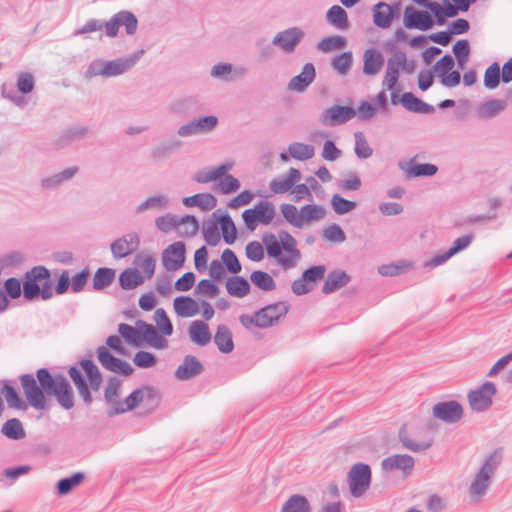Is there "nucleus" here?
I'll return each mask as SVG.
<instances>
[{
  "mask_svg": "<svg viewBox=\"0 0 512 512\" xmlns=\"http://www.w3.org/2000/svg\"><path fill=\"white\" fill-rule=\"evenodd\" d=\"M20 383L27 403L36 410L48 408L47 397H53L64 410L75 406L73 388L61 373L52 374L47 368H39L35 376L29 373L21 375Z\"/></svg>",
  "mask_w": 512,
  "mask_h": 512,
  "instance_id": "f257e3e1",
  "label": "nucleus"
},
{
  "mask_svg": "<svg viewBox=\"0 0 512 512\" xmlns=\"http://www.w3.org/2000/svg\"><path fill=\"white\" fill-rule=\"evenodd\" d=\"M262 242L268 256L285 270L294 267L301 258L296 239L285 230L279 231L278 237L271 232L263 234Z\"/></svg>",
  "mask_w": 512,
  "mask_h": 512,
  "instance_id": "f03ea898",
  "label": "nucleus"
},
{
  "mask_svg": "<svg viewBox=\"0 0 512 512\" xmlns=\"http://www.w3.org/2000/svg\"><path fill=\"white\" fill-rule=\"evenodd\" d=\"M144 54V50H139L127 57L117 58L111 61L97 59L92 61L85 71L86 78L102 76L111 78L122 75L131 70Z\"/></svg>",
  "mask_w": 512,
  "mask_h": 512,
  "instance_id": "7ed1b4c3",
  "label": "nucleus"
},
{
  "mask_svg": "<svg viewBox=\"0 0 512 512\" xmlns=\"http://www.w3.org/2000/svg\"><path fill=\"white\" fill-rule=\"evenodd\" d=\"M503 458L502 449L498 448L488 455L480 469L472 480L469 493L470 496L479 501L489 489L492 478L498 469Z\"/></svg>",
  "mask_w": 512,
  "mask_h": 512,
  "instance_id": "20e7f679",
  "label": "nucleus"
},
{
  "mask_svg": "<svg viewBox=\"0 0 512 512\" xmlns=\"http://www.w3.org/2000/svg\"><path fill=\"white\" fill-rule=\"evenodd\" d=\"M146 402L152 409L158 405L159 395L151 386H143L135 389L124 400L118 401L107 409L108 417H114L136 408L140 403Z\"/></svg>",
  "mask_w": 512,
  "mask_h": 512,
  "instance_id": "39448f33",
  "label": "nucleus"
},
{
  "mask_svg": "<svg viewBox=\"0 0 512 512\" xmlns=\"http://www.w3.org/2000/svg\"><path fill=\"white\" fill-rule=\"evenodd\" d=\"M371 478V468L368 464H354L347 475L351 495L355 498L363 496L370 487Z\"/></svg>",
  "mask_w": 512,
  "mask_h": 512,
  "instance_id": "423d86ee",
  "label": "nucleus"
},
{
  "mask_svg": "<svg viewBox=\"0 0 512 512\" xmlns=\"http://www.w3.org/2000/svg\"><path fill=\"white\" fill-rule=\"evenodd\" d=\"M274 216L275 206L267 201H259L255 204L254 208L246 209L242 213L243 221L250 231H254L258 223L263 225L270 224Z\"/></svg>",
  "mask_w": 512,
  "mask_h": 512,
  "instance_id": "0eeeda50",
  "label": "nucleus"
},
{
  "mask_svg": "<svg viewBox=\"0 0 512 512\" xmlns=\"http://www.w3.org/2000/svg\"><path fill=\"white\" fill-rule=\"evenodd\" d=\"M496 393V385L490 381L483 383L475 390H471L467 395L471 409L476 412L487 411L492 406L493 397Z\"/></svg>",
  "mask_w": 512,
  "mask_h": 512,
  "instance_id": "6e6552de",
  "label": "nucleus"
},
{
  "mask_svg": "<svg viewBox=\"0 0 512 512\" xmlns=\"http://www.w3.org/2000/svg\"><path fill=\"white\" fill-rule=\"evenodd\" d=\"M120 26H124L128 35L135 34L138 26L136 16L126 10L116 13L109 21L103 22L105 34L109 37H116Z\"/></svg>",
  "mask_w": 512,
  "mask_h": 512,
  "instance_id": "1a4fd4ad",
  "label": "nucleus"
},
{
  "mask_svg": "<svg viewBox=\"0 0 512 512\" xmlns=\"http://www.w3.org/2000/svg\"><path fill=\"white\" fill-rule=\"evenodd\" d=\"M50 278V271L44 266H35L25 273L23 282V296L26 300H33L40 294V284L42 280Z\"/></svg>",
  "mask_w": 512,
  "mask_h": 512,
  "instance_id": "9d476101",
  "label": "nucleus"
},
{
  "mask_svg": "<svg viewBox=\"0 0 512 512\" xmlns=\"http://www.w3.org/2000/svg\"><path fill=\"white\" fill-rule=\"evenodd\" d=\"M289 308L290 306L286 301H279L258 309L257 318L260 320L261 329L276 325L281 318L286 316Z\"/></svg>",
  "mask_w": 512,
  "mask_h": 512,
  "instance_id": "9b49d317",
  "label": "nucleus"
},
{
  "mask_svg": "<svg viewBox=\"0 0 512 512\" xmlns=\"http://www.w3.org/2000/svg\"><path fill=\"white\" fill-rule=\"evenodd\" d=\"M97 357L104 369L115 374L130 376L134 371L133 367L128 362L116 358L104 346H100L97 349Z\"/></svg>",
  "mask_w": 512,
  "mask_h": 512,
  "instance_id": "f8f14e48",
  "label": "nucleus"
},
{
  "mask_svg": "<svg viewBox=\"0 0 512 512\" xmlns=\"http://www.w3.org/2000/svg\"><path fill=\"white\" fill-rule=\"evenodd\" d=\"M356 115L357 111L353 107L334 105L322 112L320 121L326 126H337L347 123Z\"/></svg>",
  "mask_w": 512,
  "mask_h": 512,
  "instance_id": "ddd939ff",
  "label": "nucleus"
},
{
  "mask_svg": "<svg viewBox=\"0 0 512 512\" xmlns=\"http://www.w3.org/2000/svg\"><path fill=\"white\" fill-rule=\"evenodd\" d=\"M432 415L445 423L454 424L462 418L463 407L455 400L439 402L433 406Z\"/></svg>",
  "mask_w": 512,
  "mask_h": 512,
  "instance_id": "4468645a",
  "label": "nucleus"
},
{
  "mask_svg": "<svg viewBox=\"0 0 512 512\" xmlns=\"http://www.w3.org/2000/svg\"><path fill=\"white\" fill-rule=\"evenodd\" d=\"M403 23L407 29L427 31L434 25V21L427 11H418L413 6H407L404 10Z\"/></svg>",
  "mask_w": 512,
  "mask_h": 512,
  "instance_id": "2eb2a0df",
  "label": "nucleus"
},
{
  "mask_svg": "<svg viewBox=\"0 0 512 512\" xmlns=\"http://www.w3.org/2000/svg\"><path fill=\"white\" fill-rule=\"evenodd\" d=\"M304 37V32L299 27H291L277 33L272 44L286 53H291Z\"/></svg>",
  "mask_w": 512,
  "mask_h": 512,
  "instance_id": "dca6fc26",
  "label": "nucleus"
},
{
  "mask_svg": "<svg viewBox=\"0 0 512 512\" xmlns=\"http://www.w3.org/2000/svg\"><path fill=\"white\" fill-rule=\"evenodd\" d=\"M185 262V244L183 242H174L170 244L162 253V264L167 271H176L180 269Z\"/></svg>",
  "mask_w": 512,
  "mask_h": 512,
  "instance_id": "f3484780",
  "label": "nucleus"
},
{
  "mask_svg": "<svg viewBox=\"0 0 512 512\" xmlns=\"http://www.w3.org/2000/svg\"><path fill=\"white\" fill-rule=\"evenodd\" d=\"M140 245L137 233H128L111 243L110 249L115 259H122L134 253Z\"/></svg>",
  "mask_w": 512,
  "mask_h": 512,
  "instance_id": "a211bd4d",
  "label": "nucleus"
},
{
  "mask_svg": "<svg viewBox=\"0 0 512 512\" xmlns=\"http://www.w3.org/2000/svg\"><path fill=\"white\" fill-rule=\"evenodd\" d=\"M414 464L415 461L412 456L408 454H394L382 460L381 468L386 472L400 470L407 477L413 471Z\"/></svg>",
  "mask_w": 512,
  "mask_h": 512,
  "instance_id": "6ab92c4d",
  "label": "nucleus"
},
{
  "mask_svg": "<svg viewBox=\"0 0 512 512\" xmlns=\"http://www.w3.org/2000/svg\"><path fill=\"white\" fill-rule=\"evenodd\" d=\"M204 371L203 364L194 355H186L174 375L178 380L186 381L197 377Z\"/></svg>",
  "mask_w": 512,
  "mask_h": 512,
  "instance_id": "aec40b11",
  "label": "nucleus"
},
{
  "mask_svg": "<svg viewBox=\"0 0 512 512\" xmlns=\"http://www.w3.org/2000/svg\"><path fill=\"white\" fill-rule=\"evenodd\" d=\"M473 237L474 236L472 234H468V235H463V236L457 238L453 242L452 246L449 248L448 251L434 256L429 261V265L432 267H437V266L441 265L442 263L446 262L448 259L453 257L458 252L466 249L471 244Z\"/></svg>",
  "mask_w": 512,
  "mask_h": 512,
  "instance_id": "412c9836",
  "label": "nucleus"
},
{
  "mask_svg": "<svg viewBox=\"0 0 512 512\" xmlns=\"http://www.w3.org/2000/svg\"><path fill=\"white\" fill-rule=\"evenodd\" d=\"M136 325L142 330L141 340L143 339L150 347L156 349H164L167 347V340L159 334L152 324L138 320Z\"/></svg>",
  "mask_w": 512,
  "mask_h": 512,
  "instance_id": "4be33fe9",
  "label": "nucleus"
},
{
  "mask_svg": "<svg viewBox=\"0 0 512 512\" xmlns=\"http://www.w3.org/2000/svg\"><path fill=\"white\" fill-rule=\"evenodd\" d=\"M316 71L312 63H306L302 72L294 76L288 83L291 91L303 92L315 79Z\"/></svg>",
  "mask_w": 512,
  "mask_h": 512,
  "instance_id": "5701e85b",
  "label": "nucleus"
},
{
  "mask_svg": "<svg viewBox=\"0 0 512 512\" xmlns=\"http://www.w3.org/2000/svg\"><path fill=\"white\" fill-rule=\"evenodd\" d=\"M68 375L75 385L77 392L84 404L86 406H90L93 402V397L91 391L89 390L88 383L81 371L76 366H71L68 369Z\"/></svg>",
  "mask_w": 512,
  "mask_h": 512,
  "instance_id": "b1692460",
  "label": "nucleus"
},
{
  "mask_svg": "<svg viewBox=\"0 0 512 512\" xmlns=\"http://www.w3.org/2000/svg\"><path fill=\"white\" fill-rule=\"evenodd\" d=\"M384 64V57L375 48L365 50L363 54V73L368 76L376 75Z\"/></svg>",
  "mask_w": 512,
  "mask_h": 512,
  "instance_id": "393cba45",
  "label": "nucleus"
},
{
  "mask_svg": "<svg viewBox=\"0 0 512 512\" xmlns=\"http://www.w3.org/2000/svg\"><path fill=\"white\" fill-rule=\"evenodd\" d=\"M394 16V9L385 2H379L373 7V21L378 28H389Z\"/></svg>",
  "mask_w": 512,
  "mask_h": 512,
  "instance_id": "a878e982",
  "label": "nucleus"
},
{
  "mask_svg": "<svg viewBox=\"0 0 512 512\" xmlns=\"http://www.w3.org/2000/svg\"><path fill=\"white\" fill-rule=\"evenodd\" d=\"M400 103L405 109L414 113L431 114L435 111L432 105L417 98L412 92L403 93Z\"/></svg>",
  "mask_w": 512,
  "mask_h": 512,
  "instance_id": "bb28decb",
  "label": "nucleus"
},
{
  "mask_svg": "<svg viewBox=\"0 0 512 512\" xmlns=\"http://www.w3.org/2000/svg\"><path fill=\"white\" fill-rule=\"evenodd\" d=\"M351 277L343 270H333L328 273L322 287L324 294H330L348 284Z\"/></svg>",
  "mask_w": 512,
  "mask_h": 512,
  "instance_id": "cd10ccee",
  "label": "nucleus"
},
{
  "mask_svg": "<svg viewBox=\"0 0 512 512\" xmlns=\"http://www.w3.org/2000/svg\"><path fill=\"white\" fill-rule=\"evenodd\" d=\"M189 337L193 343L200 347L206 346L212 338L209 326L201 320H195L190 324Z\"/></svg>",
  "mask_w": 512,
  "mask_h": 512,
  "instance_id": "c85d7f7f",
  "label": "nucleus"
},
{
  "mask_svg": "<svg viewBox=\"0 0 512 512\" xmlns=\"http://www.w3.org/2000/svg\"><path fill=\"white\" fill-rule=\"evenodd\" d=\"M80 367L85 372L88 381H89V390L98 391L103 382V377L101 372L95 363L90 359H82L79 362Z\"/></svg>",
  "mask_w": 512,
  "mask_h": 512,
  "instance_id": "c756f323",
  "label": "nucleus"
},
{
  "mask_svg": "<svg viewBox=\"0 0 512 512\" xmlns=\"http://www.w3.org/2000/svg\"><path fill=\"white\" fill-rule=\"evenodd\" d=\"M182 141L171 138L156 145L151 151V157L156 161L167 159L174 151L182 146Z\"/></svg>",
  "mask_w": 512,
  "mask_h": 512,
  "instance_id": "7c9ffc66",
  "label": "nucleus"
},
{
  "mask_svg": "<svg viewBox=\"0 0 512 512\" xmlns=\"http://www.w3.org/2000/svg\"><path fill=\"white\" fill-rule=\"evenodd\" d=\"M182 202L187 207L198 206L204 211L212 210L217 205V199L211 193H200L185 197Z\"/></svg>",
  "mask_w": 512,
  "mask_h": 512,
  "instance_id": "2f4dec72",
  "label": "nucleus"
},
{
  "mask_svg": "<svg viewBox=\"0 0 512 512\" xmlns=\"http://www.w3.org/2000/svg\"><path fill=\"white\" fill-rule=\"evenodd\" d=\"M326 21L338 30H347L349 28L348 14L344 8L339 5H333L326 12Z\"/></svg>",
  "mask_w": 512,
  "mask_h": 512,
  "instance_id": "473e14b6",
  "label": "nucleus"
},
{
  "mask_svg": "<svg viewBox=\"0 0 512 512\" xmlns=\"http://www.w3.org/2000/svg\"><path fill=\"white\" fill-rule=\"evenodd\" d=\"M175 313L180 317H192L199 312L198 303L189 296H179L174 299Z\"/></svg>",
  "mask_w": 512,
  "mask_h": 512,
  "instance_id": "72a5a7b5",
  "label": "nucleus"
},
{
  "mask_svg": "<svg viewBox=\"0 0 512 512\" xmlns=\"http://www.w3.org/2000/svg\"><path fill=\"white\" fill-rule=\"evenodd\" d=\"M226 290L233 297L243 298L250 292V284L247 279L235 274L227 279Z\"/></svg>",
  "mask_w": 512,
  "mask_h": 512,
  "instance_id": "f704fd0d",
  "label": "nucleus"
},
{
  "mask_svg": "<svg viewBox=\"0 0 512 512\" xmlns=\"http://www.w3.org/2000/svg\"><path fill=\"white\" fill-rule=\"evenodd\" d=\"M507 102L502 99H491L478 106L477 113L480 118L490 119L505 110Z\"/></svg>",
  "mask_w": 512,
  "mask_h": 512,
  "instance_id": "c9c22d12",
  "label": "nucleus"
},
{
  "mask_svg": "<svg viewBox=\"0 0 512 512\" xmlns=\"http://www.w3.org/2000/svg\"><path fill=\"white\" fill-rule=\"evenodd\" d=\"M214 343L219 351L228 354L233 351L234 343L230 329L225 325L217 327L216 334L214 335Z\"/></svg>",
  "mask_w": 512,
  "mask_h": 512,
  "instance_id": "e433bc0d",
  "label": "nucleus"
},
{
  "mask_svg": "<svg viewBox=\"0 0 512 512\" xmlns=\"http://www.w3.org/2000/svg\"><path fill=\"white\" fill-rule=\"evenodd\" d=\"M116 277V271L113 268L100 267L93 276V289L96 291L103 290L110 286Z\"/></svg>",
  "mask_w": 512,
  "mask_h": 512,
  "instance_id": "4c0bfd02",
  "label": "nucleus"
},
{
  "mask_svg": "<svg viewBox=\"0 0 512 512\" xmlns=\"http://www.w3.org/2000/svg\"><path fill=\"white\" fill-rule=\"evenodd\" d=\"M0 393L4 396L7 406L11 409L26 410L27 404L20 397L18 392L8 382H5L0 390Z\"/></svg>",
  "mask_w": 512,
  "mask_h": 512,
  "instance_id": "58836bf2",
  "label": "nucleus"
},
{
  "mask_svg": "<svg viewBox=\"0 0 512 512\" xmlns=\"http://www.w3.org/2000/svg\"><path fill=\"white\" fill-rule=\"evenodd\" d=\"M144 279L135 268H127L119 275V284L124 290H132L143 283Z\"/></svg>",
  "mask_w": 512,
  "mask_h": 512,
  "instance_id": "ea45409f",
  "label": "nucleus"
},
{
  "mask_svg": "<svg viewBox=\"0 0 512 512\" xmlns=\"http://www.w3.org/2000/svg\"><path fill=\"white\" fill-rule=\"evenodd\" d=\"M169 200L164 195H154L151 197H148L145 201H143L141 204H139L135 212L137 214H141L147 210H155V211H162L165 210L168 207Z\"/></svg>",
  "mask_w": 512,
  "mask_h": 512,
  "instance_id": "a19ab883",
  "label": "nucleus"
},
{
  "mask_svg": "<svg viewBox=\"0 0 512 512\" xmlns=\"http://www.w3.org/2000/svg\"><path fill=\"white\" fill-rule=\"evenodd\" d=\"M77 172H78L77 166L69 167L59 173H56L48 178L43 179L42 186L44 188H55V187L59 186L60 184H62L63 182L71 180L76 175Z\"/></svg>",
  "mask_w": 512,
  "mask_h": 512,
  "instance_id": "79ce46f5",
  "label": "nucleus"
},
{
  "mask_svg": "<svg viewBox=\"0 0 512 512\" xmlns=\"http://www.w3.org/2000/svg\"><path fill=\"white\" fill-rule=\"evenodd\" d=\"M217 222L221 227L225 243L232 245L237 237V230L232 218L227 213L222 214L217 218Z\"/></svg>",
  "mask_w": 512,
  "mask_h": 512,
  "instance_id": "37998d69",
  "label": "nucleus"
},
{
  "mask_svg": "<svg viewBox=\"0 0 512 512\" xmlns=\"http://www.w3.org/2000/svg\"><path fill=\"white\" fill-rule=\"evenodd\" d=\"M199 229V224L195 216L184 215L179 219L177 233L181 237H193Z\"/></svg>",
  "mask_w": 512,
  "mask_h": 512,
  "instance_id": "c03bdc74",
  "label": "nucleus"
},
{
  "mask_svg": "<svg viewBox=\"0 0 512 512\" xmlns=\"http://www.w3.org/2000/svg\"><path fill=\"white\" fill-rule=\"evenodd\" d=\"M288 153L294 159L306 161L314 156L315 150L312 145L294 142L288 146Z\"/></svg>",
  "mask_w": 512,
  "mask_h": 512,
  "instance_id": "a18cd8bd",
  "label": "nucleus"
},
{
  "mask_svg": "<svg viewBox=\"0 0 512 512\" xmlns=\"http://www.w3.org/2000/svg\"><path fill=\"white\" fill-rule=\"evenodd\" d=\"M399 440L402 443L403 447L412 451V452H422L431 447L432 441L426 442H416L413 441L406 429V425H403L399 430Z\"/></svg>",
  "mask_w": 512,
  "mask_h": 512,
  "instance_id": "49530a36",
  "label": "nucleus"
},
{
  "mask_svg": "<svg viewBox=\"0 0 512 512\" xmlns=\"http://www.w3.org/2000/svg\"><path fill=\"white\" fill-rule=\"evenodd\" d=\"M281 512H311L306 497L294 494L283 504Z\"/></svg>",
  "mask_w": 512,
  "mask_h": 512,
  "instance_id": "de8ad7c7",
  "label": "nucleus"
},
{
  "mask_svg": "<svg viewBox=\"0 0 512 512\" xmlns=\"http://www.w3.org/2000/svg\"><path fill=\"white\" fill-rule=\"evenodd\" d=\"M1 432L9 439L20 440L26 436L25 430L22 423L17 418L7 420L2 428Z\"/></svg>",
  "mask_w": 512,
  "mask_h": 512,
  "instance_id": "09e8293b",
  "label": "nucleus"
},
{
  "mask_svg": "<svg viewBox=\"0 0 512 512\" xmlns=\"http://www.w3.org/2000/svg\"><path fill=\"white\" fill-rule=\"evenodd\" d=\"M250 281L263 291H272L276 288V282L267 272L256 270L250 275Z\"/></svg>",
  "mask_w": 512,
  "mask_h": 512,
  "instance_id": "8fccbe9b",
  "label": "nucleus"
},
{
  "mask_svg": "<svg viewBox=\"0 0 512 512\" xmlns=\"http://www.w3.org/2000/svg\"><path fill=\"white\" fill-rule=\"evenodd\" d=\"M85 475L82 472H76L70 477L62 478L57 482L56 488L59 495L70 493L76 486L82 483Z\"/></svg>",
  "mask_w": 512,
  "mask_h": 512,
  "instance_id": "3c124183",
  "label": "nucleus"
},
{
  "mask_svg": "<svg viewBox=\"0 0 512 512\" xmlns=\"http://www.w3.org/2000/svg\"><path fill=\"white\" fill-rule=\"evenodd\" d=\"M402 169L413 177H431L435 175L438 171V167L430 163H414L411 164L409 168L405 169L404 167H402Z\"/></svg>",
  "mask_w": 512,
  "mask_h": 512,
  "instance_id": "603ef678",
  "label": "nucleus"
},
{
  "mask_svg": "<svg viewBox=\"0 0 512 512\" xmlns=\"http://www.w3.org/2000/svg\"><path fill=\"white\" fill-rule=\"evenodd\" d=\"M217 219L216 220H207L203 222L202 230L204 240L210 246H216L220 242V234L217 227Z\"/></svg>",
  "mask_w": 512,
  "mask_h": 512,
  "instance_id": "864d4df0",
  "label": "nucleus"
},
{
  "mask_svg": "<svg viewBox=\"0 0 512 512\" xmlns=\"http://www.w3.org/2000/svg\"><path fill=\"white\" fill-rule=\"evenodd\" d=\"M141 329H136L133 326L121 323L118 327V332L121 335V337L124 338V340L130 344L134 345L136 347L141 345Z\"/></svg>",
  "mask_w": 512,
  "mask_h": 512,
  "instance_id": "5fc2aeb1",
  "label": "nucleus"
},
{
  "mask_svg": "<svg viewBox=\"0 0 512 512\" xmlns=\"http://www.w3.org/2000/svg\"><path fill=\"white\" fill-rule=\"evenodd\" d=\"M500 66L497 62L492 63L484 73V86L493 90L497 88L501 82Z\"/></svg>",
  "mask_w": 512,
  "mask_h": 512,
  "instance_id": "6e6d98bb",
  "label": "nucleus"
},
{
  "mask_svg": "<svg viewBox=\"0 0 512 512\" xmlns=\"http://www.w3.org/2000/svg\"><path fill=\"white\" fill-rule=\"evenodd\" d=\"M121 381L117 377H110L107 381V385L104 389V399L110 405L113 406L117 403L120 395Z\"/></svg>",
  "mask_w": 512,
  "mask_h": 512,
  "instance_id": "4d7b16f0",
  "label": "nucleus"
},
{
  "mask_svg": "<svg viewBox=\"0 0 512 512\" xmlns=\"http://www.w3.org/2000/svg\"><path fill=\"white\" fill-rule=\"evenodd\" d=\"M331 207L338 215H344L356 208V202L345 199L339 194H334L331 198Z\"/></svg>",
  "mask_w": 512,
  "mask_h": 512,
  "instance_id": "13d9d810",
  "label": "nucleus"
},
{
  "mask_svg": "<svg viewBox=\"0 0 512 512\" xmlns=\"http://www.w3.org/2000/svg\"><path fill=\"white\" fill-rule=\"evenodd\" d=\"M355 147L354 151L358 158L368 159L372 156L373 150L369 146L364 134L362 132H355Z\"/></svg>",
  "mask_w": 512,
  "mask_h": 512,
  "instance_id": "bf43d9fd",
  "label": "nucleus"
},
{
  "mask_svg": "<svg viewBox=\"0 0 512 512\" xmlns=\"http://www.w3.org/2000/svg\"><path fill=\"white\" fill-rule=\"evenodd\" d=\"M281 213L285 220L294 227H302L301 211L299 212L296 206L288 203L281 205Z\"/></svg>",
  "mask_w": 512,
  "mask_h": 512,
  "instance_id": "052dcab7",
  "label": "nucleus"
},
{
  "mask_svg": "<svg viewBox=\"0 0 512 512\" xmlns=\"http://www.w3.org/2000/svg\"><path fill=\"white\" fill-rule=\"evenodd\" d=\"M353 58L351 52H343L332 60V67L340 75H346L351 66Z\"/></svg>",
  "mask_w": 512,
  "mask_h": 512,
  "instance_id": "680f3d73",
  "label": "nucleus"
},
{
  "mask_svg": "<svg viewBox=\"0 0 512 512\" xmlns=\"http://www.w3.org/2000/svg\"><path fill=\"white\" fill-rule=\"evenodd\" d=\"M325 216V209L321 206L307 204L301 208L302 225L304 222L320 220Z\"/></svg>",
  "mask_w": 512,
  "mask_h": 512,
  "instance_id": "e2e57ef3",
  "label": "nucleus"
},
{
  "mask_svg": "<svg viewBox=\"0 0 512 512\" xmlns=\"http://www.w3.org/2000/svg\"><path fill=\"white\" fill-rule=\"evenodd\" d=\"M135 264L142 269L148 279L152 278L155 273L156 260L151 255L140 253L135 258Z\"/></svg>",
  "mask_w": 512,
  "mask_h": 512,
  "instance_id": "0e129e2a",
  "label": "nucleus"
},
{
  "mask_svg": "<svg viewBox=\"0 0 512 512\" xmlns=\"http://www.w3.org/2000/svg\"><path fill=\"white\" fill-rule=\"evenodd\" d=\"M154 319L163 335L170 336L173 333V325L164 309L158 308L154 313Z\"/></svg>",
  "mask_w": 512,
  "mask_h": 512,
  "instance_id": "69168bd1",
  "label": "nucleus"
},
{
  "mask_svg": "<svg viewBox=\"0 0 512 512\" xmlns=\"http://www.w3.org/2000/svg\"><path fill=\"white\" fill-rule=\"evenodd\" d=\"M346 45V39L342 36H328L318 43L321 51L329 52L335 49H341Z\"/></svg>",
  "mask_w": 512,
  "mask_h": 512,
  "instance_id": "338daca9",
  "label": "nucleus"
},
{
  "mask_svg": "<svg viewBox=\"0 0 512 512\" xmlns=\"http://www.w3.org/2000/svg\"><path fill=\"white\" fill-rule=\"evenodd\" d=\"M179 219L180 217L168 213L164 216L157 217L155 220V225L160 231L166 233L171 231L172 229L177 230V227L179 225Z\"/></svg>",
  "mask_w": 512,
  "mask_h": 512,
  "instance_id": "774afa93",
  "label": "nucleus"
}]
</instances>
